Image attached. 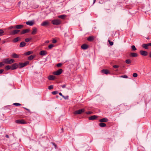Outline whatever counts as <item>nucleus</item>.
<instances>
[{
	"label": "nucleus",
	"instance_id": "nucleus-1",
	"mask_svg": "<svg viewBox=\"0 0 151 151\" xmlns=\"http://www.w3.org/2000/svg\"><path fill=\"white\" fill-rule=\"evenodd\" d=\"M15 62L14 60L13 59H9V58H6L4 60V62L6 64H11Z\"/></svg>",
	"mask_w": 151,
	"mask_h": 151
},
{
	"label": "nucleus",
	"instance_id": "nucleus-2",
	"mask_svg": "<svg viewBox=\"0 0 151 151\" xmlns=\"http://www.w3.org/2000/svg\"><path fill=\"white\" fill-rule=\"evenodd\" d=\"M52 23L54 25H58L61 23V21L59 19H56L52 20Z\"/></svg>",
	"mask_w": 151,
	"mask_h": 151
},
{
	"label": "nucleus",
	"instance_id": "nucleus-3",
	"mask_svg": "<svg viewBox=\"0 0 151 151\" xmlns=\"http://www.w3.org/2000/svg\"><path fill=\"white\" fill-rule=\"evenodd\" d=\"M85 111L84 109H79L78 110H77L75 111L74 112V114L75 115L79 114H81L82 113L84 112Z\"/></svg>",
	"mask_w": 151,
	"mask_h": 151
},
{
	"label": "nucleus",
	"instance_id": "nucleus-4",
	"mask_svg": "<svg viewBox=\"0 0 151 151\" xmlns=\"http://www.w3.org/2000/svg\"><path fill=\"white\" fill-rule=\"evenodd\" d=\"M29 62L28 61H27L25 62L24 63H19V68H23L26 66L28 64Z\"/></svg>",
	"mask_w": 151,
	"mask_h": 151
},
{
	"label": "nucleus",
	"instance_id": "nucleus-5",
	"mask_svg": "<svg viewBox=\"0 0 151 151\" xmlns=\"http://www.w3.org/2000/svg\"><path fill=\"white\" fill-rule=\"evenodd\" d=\"M63 72V70L61 69H60L56 71L53 72V74L55 75H59L60 74Z\"/></svg>",
	"mask_w": 151,
	"mask_h": 151
},
{
	"label": "nucleus",
	"instance_id": "nucleus-6",
	"mask_svg": "<svg viewBox=\"0 0 151 151\" xmlns=\"http://www.w3.org/2000/svg\"><path fill=\"white\" fill-rule=\"evenodd\" d=\"M20 31V30L19 29H15L11 31L10 33V34L12 35H14L17 34Z\"/></svg>",
	"mask_w": 151,
	"mask_h": 151
},
{
	"label": "nucleus",
	"instance_id": "nucleus-7",
	"mask_svg": "<svg viewBox=\"0 0 151 151\" xmlns=\"http://www.w3.org/2000/svg\"><path fill=\"white\" fill-rule=\"evenodd\" d=\"M11 66V70H14L16 69L18 67H19V65L16 63L13 64Z\"/></svg>",
	"mask_w": 151,
	"mask_h": 151
},
{
	"label": "nucleus",
	"instance_id": "nucleus-8",
	"mask_svg": "<svg viewBox=\"0 0 151 151\" xmlns=\"http://www.w3.org/2000/svg\"><path fill=\"white\" fill-rule=\"evenodd\" d=\"M16 122L17 123L21 124H25L26 123V122L23 119H18L16 121Z\"/></svg>",
	"mask_w": 151,
	"mask_h": 151
},
{
	"label": "nucleus",
	"instance_id": "nucleus-9",
	"mask_svg": "<svg viewBox=\"0 0 151 151\" xmlns=\"http://www.w3.org/2000/svg\"><path fill=\"white\" fill-rule=\"evenodd\" d=\"M24 25L23 24L17 25L14 26V28L17 29H21L24 27Z\"/></svg>",
	"mask_w": 151,
	"mask_h": 151
},
{
	"label": "nucleus",
	"instance_id": "nucleus-10",
	"mask_svg": "<svg viewBox=\"0 0 151 151\" xmlns=\"http://www.w3.org/2000/svg\"><path fill=\"white\" fill-rule=\"evenodd\" d=\"M140 54L143 56H146L147 55V52L145 51L141 50L140 51Z\"/></svg>",
	"mask_w": 151,
	"mask_h": 151
},
{
	"label": "nucleus",
	"instance_id": "nucleus-11",
	"mask_svg": "<svg viewBox=\"0 0 151 151\" xmlns=\"http://www.w3.org/2000/svg\"><path fill=\"white\" fill-rule=\"evenodd\" d=\"M108 121V119L106 118H104L99 120V122H105Z\"/></svg>",
	"mask_w": 151,
	"mask_h": 151
},
{
	"label": "nucleus",
	"instance_id": "nucleus-12",
	"mask_svg": "<svg viewBox=\"0 0 151 151\" xmlns=\"http://www.w3.org/2000/svg\"><path fill=\"white\" fill-rule=\"evenodd\" d=\"M34 22L33 21H30L26 22V23L27 25L31 26L33 24Z\"/></svg>",
	"mask_w": 151,
	"mask_h": 151
},
{
	"label": "nucleus",
	"instance_id": "nucleus-13",
	"mask_svg": "<svg viewBox=\"0 0 151 151\" xmlns=\"http://www.w3.org/2000/svg\"><path fill=\"white\" fill-rule=\"evenodd\" d=\"M32 34L33 35H35L37 31V29L36 27H34L32 28Z\"/></svg>",
	"mask_w": 151,
	"mask_h": 151
},
{
	"label": "nucleus",
	"instance_id": "nucleus-14",
	"mask_svg": "<svg viewBox=\"0 0 151 151\" xmlns=\"http://www.w3.org/2000/svg\"><path fill=\"white\" fill-rule=\"evenodd\" d=\"M30 30L29 29H23L21 32V34L22 35L26 33H27L29 32Z\"/></svg>",
	"mask_w": 151,
	"mask_h": 151
},
{
	"label": "nucleus",
	"instance_id": "nucleus-15",
	"mask_svg": "<svg viewBox=\"0 0 151 151\" xmlns=\"http://www.w3.org/2000/svg\"><path fill=\"white\" fill-rule=\"evenodd\" d=\"M48 79L50 80H54L55 79V77L53 75H50L48 77Z\"/></svg>",
	"mask_w": 151,
	"mask_h": 151
},
{
	"label": "nucleus",
	"instance_id": "nucleus-16",
	"mask_svg": "<svg viewBox=\"0 0 151 151\" xmlns=\"http://www.w3.org/2000/svg\"><path fill=\"white\" fill-rule=\"evenodd\" d=\"M88 47V45L86 44H83L81 46V48L83 49H86Z\"/></svg>",
	"mask_w": 151,
	"mask_h": 151
},
{
	"label": "nucleus",
	"instance_id": "nucleus-17",
	"mask_svg": "<svg viewBox=\"0 0 151 151\" xmlns=\"http://www.w3.org/2000/svg\"><path fill=\"white\" fill-rule=\"evenodd\" d=\"M97 118V116L96 115H93L90 117L89 119L90 120H93Z\"/></svg>",
	"mask_w": 151,
	"mask_h": 151
},
{
	"label": "nucleus",
	"instance_id": "nucleus-18",
	"mask_svg": "<svg viewBox=\"0 0 151 151\" xmlns=\"http://www.w3.org/2000/svg\"><path fill=\"white\" fill-rule=\"evenodd\" d=\"M66 16L65 15H61L58 16V18L62 19H64L66 17Z\"/></svg>",
	"mask_w": 151,
	"mask_h": 151
},
{
	"label": "nucleus",
	"instance_id": "nucleus-19",
	"mask_svg": "<svg viewBox=\"0 0 151 151\" xmlns=\"http://www.w3.org/2000/svg\"><path fill=\"white\" fill-rule=\"evenodd\" d=\"M21 38L19 37H17L15 38L13 40V41L14 42H16L19 41L20 40Z\"/></svg>",
	"mask_w": 151,
	"mask_h": 151
},
{
	"label": "nucleus",
	"instance_id": "nucleus-20",
	"mask_svg": "<svg viewBox=\"0 0 151 151\" xmlns=\"http://www.w3.org/2000/svg\"><path fill=\"white\" fill-rule=\"evenodd\" d=\"M26 45V43H25L24 42H21L20 45H19V46L20 47H24V46H25Z\"/></svg>",
	"mask_w": 151,
	"mask_h": 151
},
{
	"label": "nucleus",
	"instance_id": "nucleus-21",
	"mask_svg": "<svg viewBox=\"0 0 151 151\" xmlns=\"http://www.w3.org/2000/svg\"><path fill=\"white\" fill-rule=\"evenodd\" d=\"M101 72L102 73L105 74H107L109 73V71L107 70L103 69L101 70Z\"/></svg>",
	"mask_w": 151,
	"mask_h": 151
},
{
	"label": "nucleus",
	"instance_id": "nucleus-22",
	"mask_svg": "<svg viewBox=\"0 0 151 151\" xmlns=\"http://www.w3.org/2000/svg\"><path fill=\"white\" fill-rule=\"evenodd\" d=\"M130 56L132 57H136L138 56V54L135 53H131L130 54Z\"/></svg>",
	"mask_w": 151,
	"mask_h": 151
},
{
	"label": "nucleus",
	"instance_id": "nucleus-23",
	"mask_svg": "<svg viewBox=\"0 0 151 151\" xmlns=\"http://www.w3.org/2000/svg\"><path fill=\"white\" fill-rule=\"evenodd\" d=\"M46 51L44 50L41 51L40 52V54L42 55H44L46 54Z\"/></svg>",
	"mask_w": 151,
	"mask_h": 151
},
{
	"label": "nucleus",
	"instance_id": "nucleus-24",
	"mask_svg": "<svg viewBox=\"0 0 151 151\" xmlns=\"http://www.w3.org/2000/svg\"><path fill=\"white\" fill-rule=\"evenodd\" d=\"M33 53V52L32 51H29L27 52L24 54V55H28Z\"/></svg>",
	"mask_w": 151,
	"mask_h": 151
},
{
	"label": "nucleus",
	"instance_id": "nucleus-25",
	"mask_svg": "<svg viewBox=\"0 0 151 151\" xmlns=\"http://www.w3.org/2000/svg\"><path fill=\"white\" fill-rule=\"evenodd\" d=\"M19 56L18 55L15 53H13L12 55V57L13 58H18Z\"/></svg>",
	"mask_w": 151,
	"mask_h": 151
},
{
	"label": "nucleus",
	"instance_id": "nucleus-26",
	"mask_svg": "<svg viewBox=\"0 0 151 151\" xmlns=\"http://www.w3.org/2000/svg\"><path fill=\"white\" fill-rule=\"evenodd\" d=\"M94 39V37L93 36H90L87 38V40L88 41H91Z\"/></svg>",
	"mask_w": 151,
	"mask_h": 151
},
{
	"label": "nucleus",
	"instance_id": "nucleus-27",
	"mask_svg": "<svg viewBox=\"0 0 151 151\" xmlns=\"http://www.w3.org/2000/svg\"><path fill=\"white\" fill-rule=\"evenodd\" d=\"M41 25L43 26L47 25V21H46L42 23L41 24Z\"/></svg>",
	"mask_w": 151,
	"mask_h": 151
},
{
	"label": "nucleus",
	"instance_id": "nucleus-28",
	"mask_svg": "<svg viewBox=\"0 0 151 151\" xmlns=\"http://www.w3.org/2000/svg\"><path fill=\"white\" fill-rule=\"evenodd\" d=\"M99 126L101 127H104L106 126V124L103 122H101L99 124Z\"/></svg>",
	"mask_w": 151,
	"mask_h": 151
},
{
	"label": "nucleus",
	"instance_id": "nucleus-29",
	"mask_svg": "<svg viewBox=\"0 0 151 151\" xmlns=\"http://www.w3.org/2000/svg\"><path fill=\"white\" fill-rule=\"evenodd\" d=\"M148 46V44H144L142 45V47L144 48L147 49Z\"/></svg>",
	"mask_w": 151,
	"mask_h": 151
},
{
	"label": "nucleus",
	"instance_id": "nucleus-30",
	"mask_svg": "<svg viewBox=\"0 0 151 151\" xmlns=\"http://www.w3.org/2000/svg\"><path fill=\"white\" fill-rule=\"evenodd\" d=\"M34 57H35L34 55H31L29 57H28V59L29 60H31L32 59H33V58H34Z\"/></svg>",
	"mask_w": 151,
	"mask_h": 151
},
{
	"label": "nucleus",
	"instance_id": "nucleus-31",
	"mask_svg": "<svg viewBox=\"0 0 151 151\" xmlns=\"http://www.w3.org/2000/svg\"><path fill=\"white\" fill-rule=\"evenodd\" d=\"M5 68L6 70H8L10 69H11V66L9 65H7L5 67Z\"/></svg>",
	"mask_w": 151,
	"mask_h": 151
},
{
	"label": "nucleus",
	"instance_id": "nucleus-32",
	"mask_svg": "<svg viewBox=\"0 0 151 151\" xmlns=\"http://www.w3.org/2000/svg\"><path fill=\"white\" fill-rule=\"evenodd\" d=\"M4 32V31L2 29H0V36L3 35Z\"/></svg>",
	"mask_w": 151,
	"mask_h": 151
},
{
	"label": "nucleus",
	"instance_id": "nucleus-33",
	"mask_svg": "<svg viewBox=\"0 0 151 151\" xmlns=\"http://www.w3.org/2000/svg\"><path fill=\"white\" fill-rule=\"evenodd\" d=\"M125 62L127 64H129L131 63V61L130 59H127L126 60Z\"/></svg>",
	"mask_w": 151,
	"mask_h": 151
},
{
	"label": "nucleus",
	"instance_id": "nucleus-34",
	"mask_svg": "<svg viewBox=\"0 0 151 151\" xmlns=\"http://www.w3.org/2000/svg\"><path fill=\"white\" fill-rule=\"evenodd\" d=\"M58 93V91H56L52 92V94L53 95H56Z\"/></svg>",
	"mask_w": 151,
	"mask_h": 151
},
{
	"label": "nucleus",
	"instance_id": "nucleus-35",
	"mask_svg": "<svg viewBox=\"0 0 151 151\" xmlns=\"http://www.w3.org/2000/svg\"><path fill=\"white\" fill-rule=\"evenodd\" d=\"M32 39L31 38H27L25 40V41L26 42H28Z\"/></svg>",
	"mask_w": 151,
	"mask_h": 151
},
{
	"label": "nucleus",
	"instance_id": "nucleus-36",
	"mask_svg": "<svg viewBox=\"0 0 151 151\" xmlns=\"http://www.w3.org/2000/svg\"><path fill=\"white\" fill-rule=\"evenodd\" d=\"M131 47L133 51H135L137 50V49L134 45L132 46Z\"/></svg>",
	"mask_w": 151,
	"mask_h": 151
},
{
	"label": "nucleus",
	"instance_id": "nucleus-37",
	"mask_svg": "<svg viewBox=\"0 0 151 151\" xmlns=\"http://www.w3.org/2000/svg\"><path fill=\"white\" fill-rule=\"evenodd\" d=\"M54 45L52 44H50V45H49V46H48V48L49 49H51V48H52V47H54Z\"/></svg>",
	"mask_w": 151,
	"mask_h": 151
},
{
	"label": "nucleus",
	"instance_id": "nucleus-38",
	"mask_svg": "<svg viewBox=\"0 0 151 151\" xmlns=\"http://www.w3.org/2000/svg\"><path fill=\"white\" fill-rule=\"evenodd\" d=\"M13 105L16 106H21V105L20 104L17 103H14L13 104Z\"/></svg>",
	"mask_w": 151,
	"mask_h": 151
},
{
	"label": "nucleus",
	"instance_id": "nucleus-39",
	"mask_svg": "<svg viewBox=\"0 0 151 151\" xmlns=\"http://www.w3.org/2000/svg\"><path fill=\"white\" fill-rule=\"evenodd\" d=\"M138 76L137 74L136 73H134L133 74V76L135 78L137 77Z\"/></svg>",
	"mask_w": 151,
	"mask_h": 151
},
{
	"label": "nucleus",
	"instance_id": "nucleus-40",
	"mask_svg": "<svg viewBox=\"0 0 151 151\" xmlns=\"http://www.w3.org/2000/svg\"><path fill=\"white\" fill-rule=\"evenodd\" d=\"M53 85H50L49 86L48 88L49 90L52 89H53Z\"/></svg>",
	"mask_w": 151,
	"mask_h": 151
},
{
	"label": "nucleus",
	"instance_id": "nucleus-41",
	"mask_svg": "<svg viewBox=\"0 0 151 151\" xmlns=\"http://www.w3.org/2000/svg\"><path fill=\"white\" fill-rule=\"evenodd\" d=\"M121 78H128V76L126 75H124L123 76H120Z\"/></svg>",
	"mask_w": 151,
	"mask_h": 151
},
{
	"label": "nucleus",
	"instance_id": "nucleus-42",
	"mask_svg": "<svg viewBox=\"0 0 151 151\" xmlns=\"http://www.w3.org/2000/svg\"><path fill=\"white\" fill-rule=\"evenodd\" d=\"M108 42L109 43V44L112 46L113 45V42H111L110 40H109L108 41Z\"/></svg>",
	"mask_w": 151,
	"mask_h": 151
},
{
	"label": "nucleus",
	"instance_id": "nucleus-43",
	"mask_svg": "<svg viewBox=\"0 0 151 151\" xmlns=\"http://www.w3.org/2000/svg\"><path fill=\"white\" fill-rule=\"evenodd\" d=\"M62 65V64L61 63H58L57 65V67H59L61 66Z\"/></svg>",
	"mask_w": 151,
	"mask_h": 151
},
{
	"label": "nucleus",
	"instance_id": "nucleus-44",
	"mask_svg": "<svg viewBox=\"0 0 151 151\" xmlns=\"http://www.w3.org/2000/svg\"><path fill=\"white\" fill-rule=\"evenodd\" d=\"M63 98L65 99H68V96H63Z\"/></svg>",
	"mask_w": 151,
	"mask_h": 151
},
{
	"label": "nucleus",
	"instance_id": "nucleus-45",
	"mask_svg": "<svg viewBox=\"0 0 151 151\" xmlns=\"http://www.w3.org/2000/svg\"><path fill=\"white\" fill-rule=\"evenodd\" d=\"M51 144L52 145L54 146L55 149H56V148L57 145H56L55 143H53V142H51Z\"/></svg>",
	"mask_w": 151,
	"mask_h": 151
},
{
	"label": "nucleus",
	"instance_id": "nucleus-46",
	"mask_svg": "<svg viewBox=\"0 0 151 151\" xmlns=\"http://www.w3.org/2000/svg\"><path fill=\"white\" fill-rule=\"evenodd\" d=\"M15 29L14 28V26H11L8 29Z\"/></svg>",
	"mask_w": 151,
	"mask_h": 151
},
{
	"label": "nucleus",
	"instance_id": "nucleus-47",
	"mask_svg": "<svg viewBox=\"0 0 151 151\" xmlns=\"http://www.w3.org/2000/svg\"><path fill=\"white\" fill-rule=\"evenodd\" d=\"M92 113V112L91 111H87V112H86V114H91V113Z\"/></svg>",
	"mask_w": 151,
	"mask_h": 151
},
{
	"label": "nucleus",
	"instance_id": "nucleus-48",
	"mask_svg": "<svg viewBox=\"0 0 151 151\" xmlns=\"http://www.w3.org/2000/svg\"><path fill=\"white\" fill-rule=\"evenodd\" d=\"M52 43H55L56 42H57V41L56 40H55V39H53L52 40Z\"/></svg>",
	"mask_w": 151,
	"mask_h": 151
},
{
	"label": "nucleus",
	"instance_id": "nucleus-49",
	"mask_svg": "<svg viewBox=\"0 0 151 151\" xmlns=\"http://www.w3.org/2000/svg\"><path fill=\"white\" fill-rule=\"evenodd\" d=\"M113 67L114 68H117L119 67V66L118 65H114Z\"/></svg>",
	"mask_w": 151,
	"mask_h": 151
},
{
	"label": "nucleus",
	"instance_id": "nucleus-50",
	"mask_svg": "<svg viewBox=\"0 0 151 151\" xmlns=\"http://www.w3.org/2000/svg\"><path fill=\"white\" fill-rule=\"evenodd\" d=\"M4 65L3 64V63L1 62L0 63V67H1L4 66Z\"/></svg>",
	"mask_w": 151,
	"mask_h": 151
},
{
	"label": "nucleus",
	"instance_id": "nucleus-51",
	"mask_svg": "<svg viewBox=\"0 0 151 151\" xmlns=\"http://www.w3.org/2000/svg\"><path fill=\"white\" fill-rule=\"evenodd\" d=\"M4 70L3 69H1L0 70V74H1L3 72Z\"/></svg>",
	"mask_w": 151,
	"mask_h": 151
},
{
	"label": "nucleus",
	"instance_id": "nucleus-52",
	"mask_svg": "<svg viewBox=\"0 0 151 151\" xmlns=\"http://www.w3.org/2000/svg\"><path fill=\"white\" fill-rule=\"evenodd\" d=\"M62 86V87L63 88H65L66 87V85H63L62 86Z\"/></svg>",
	"mask_w": 151,
	"mask_h": 151
},
{
	"label": "nucleus",
	"instance_id": "nucleus-53",
	"mask_svg": "<svg viewBox=\"0 0 151 151\" xmlns=\"http://www.w3.org/2000/svg\"><path fill=\"white\" fill-rule=\"evenodd\" d=\"M59 94L61 96L63 97V96H64L63 95H62V93H59Z\"/></svg>",
	"mask_w": 151,
	"mask_h": 151
},
{
	"label": "nucleus",
	"instance_id": "nucleus-54",
	"mask_svg": "<svg viewBox=\"0 0 151 151\" xmlns=\"http://www.w3.org/2000/svg\"><path fill=\"white\" fill-rule=\"evenodd\" d=\"M24 108L25 109L27 110L29 112H30V110L29 109H27V108Z\"/></svg>",
	"mask_w": 151,
	"mask_h": 151
},
{
	"label": "nucleus",
	"instance_id": "nucleus-55",
	"mask_svg": "<svg viewBox=\"0 0 151 151\" xmlns=\"http://www.w3.org/2000/svg\"><path fill=\"white\" fill-rule=\"evenodd\" d=\"M147 44H148V46H151V42L150 43H148Z\"/></svg>",
	"mask_w": 151,
	"mask_h": 151
},
{
	"label": "nucleus",
	"instance_id": "nucleus-56",
	"mask_svg": "<svg viewBox=\"0 0 151 151\" xmlns=\"http://www.w3.org/2000/svg\"><path fill=\"white\" fill-rule=\"evenodd\" d=\"M5 136L6 138H9V136L8 135H6Z\"/></svg>",
	"mask_w": 151,
	"mask_h": 151
},
{
	"label": "nucleus",
	"instance_id": "nucleus-57",
	"mask_svg": "<svg viewBox=\"0 0 151 151\" xmlns=\"http://www.w3.org/2000/svg\"><path fill=\"white\" fill-rule=\"evenodd\" d=\"M96 1V0H93V4H94V3H95Z\"/></svg>",
	"mask_w": 151,
	"mask_h": 151
},
{
	"label": "nucleus",
	"instance_id": "nucleus-58",
	"mask_svg": "<svg viewBox=\"0 0 151 151\" xmlns=\"http://www.w3.org/2000/svg\"><path fill=\"white\" fill-rule=\"evenodd\" d=\"M150 56L151 57V52L150 54Z\"/></svg>",
	"mask_w": 151,
	"mask_h": 151
},
{
	"label": "nucleus",
	"instance_id": "nucleus-59",
	"mask_svg": "<svg viewBox=\"0 0 151 151\" xmlns=\"http://www.w3.org/2000/svg\"><path fill=\"white\" fill-rule=\"evenodd\" d=\"M20 3H21V2H19V4H20Z\"/></svg>",
	"mask_w": 151,
	"mask_h": 151
},
{
	"label": "nucleus",
	"instance_id": "nucleus-60",
	"mask_svg": "<svg viewBox=\"0 0 151 151\" xmlns=\"http://www.w3.org/2000/svg\"><path fill=\"white\" fill-rule=\"evenodd\" d=\"M58 96H56V98H58Z\"/></svg>",
	"mask_w": 151,
	"mask_h": 151
},
{
	"label": "nucleus",
	"instance_id": "nucleus-61",
	"mask_svg": "<svg viewBox=\"0 0 151 151\" xmlns=\"http://www.w3.org/2000/svg\"><path fill=\"white\" fill-rule=\"evenodd\" d=\"M47 41H45V42H46V43H47Z\"/></svg>",
	"mask_w": 151,
	"mask_h": 151
},
{
	"label": "nucleus",
	"instance_id": "nucleus-62",
	"mask_svg": "<svg viewBox=\"0 0 151 151\" xmlns=\"http://www.w3.org/2000/svg\"><path fill=\"white\" fill-rule=\"evenodd\" d=\"M147 39H149V38H147Z\"/></svg>",
	"mask_w": 151,
	"mask_h": 151
},
{
	"label": "nucleus",
	"instance_id": "nucleus-63",
	"mask_svg": "<svg viewBox=\"0 0 151 151\" xmlns=\"http://www.w3.org/2000/svg\"><path fill=\"white\" fill-rule=\"evenodd\" d=\"M1 49V48H0V50Z\"/></svg>",
	"mask_w": 151,
	"mask_h": 151
}]
</instances>
